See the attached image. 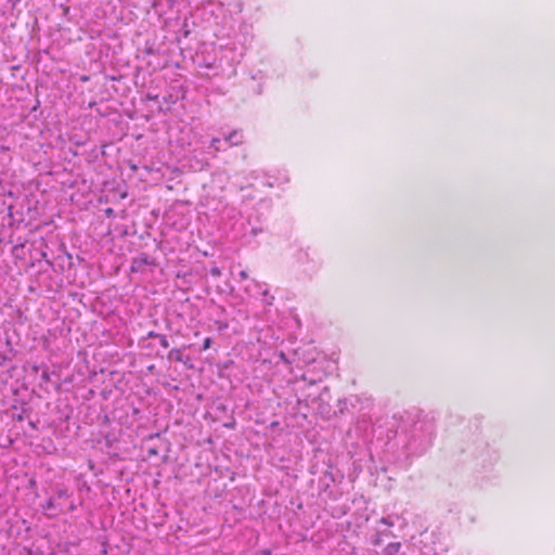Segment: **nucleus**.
<instances>
[{
  "label": "nucleus",
  "mask_w": 555,
  "mask_h": 555,
  "mask_svg": "<svg viewBox=\"0 0 555 555\" xmlns=\"http://www.w3.org/2000/svg\"><path fill=\"white\" fill-rule=\"evenodd\" d=\"M379 522L388 527H392L395 525L390 516L380 518Z\"/></svg>",
  "instance_id": "obj_9"
},
{
  "label": "nucleus",
  "mask_w": 555,
  "mask_h": 555,
  "mask_svg": "<svg viewBox=\"0 0 555 555\" xmlns=\"http://www.w3.org/2000/svg\"><path fill=\"white\" fill-rule=\"evenodd\" d=\"M158 340H159V344L162 345V347H164V348L169 347V343H168L166 335L162 334L160 336H158Z\"/></svg>",
  "instance_id": "obj_11"
},
{
  "label": "nucleus",
  "mask_w": 555,
  "mask_h": 555,
  "mask_svg": "<svg viewBox=\"0 0 555 555\" xmlns=\"http://www.w3.org/2000/svg\"><path fill=\"white\" fill-rule=\"evenodd\" d=\"M112 212H113V209H112V208H108V209L106 210V214H107V215H109V214H112Z\"/></svg>",
  "instance_id": "obj_25"
},
{
  "label": "nucleus",
  "mask_w": 555,
  "mask_h": 555,
  "mask_svg": "<svg viewBox=\"0 0 555 555\" xmlns=\"http://www.w3.org/2000/svg\"><path fill=\"white\" fill-rule=\"evenodd\" d=\"M262 296L266 305L271 306L273 304L274 297L269 294L268 289L262 292Z\"/></svg>",
  "instance_id": "obj_8"
},
{
  "label": "nucleus",
  "mask_w": 555,
  "mask_h": 555,
  "mask_svg": "<svg viewBox=\"0 0 555 555\" xmlns=\"http://www.w3.org/2000/svg\"><path fill=\"white\" fill-rule=\"evenodd\" d=\"M170 99H172V95H169V98H164V101L168 102V101H170Z\"/></svg>",
  "instance_id": "obj_22"
},
{
  "label": "nucleus",
  "mask_w": 555,
  "mask_h": 555,
  "mask_svg": "<svg viewBox=\"0 0 555 555\" xmlns=\"http://www.w3.org/2000/svg\"><path fill=\"white\" fill-rule=\"evenodd\" d=\"M154 260L147 254H140L139 256L132 259L131 271L139 272L145 266H154Z\"/></svg>",
  "instance_id": "obj_2"
},
{
  "label": "nucleus",
  "mask_w": 555,
  "mask_h": 555,
  "mask_svg": "<svg viewBox=\"0 0 555 555\" xmlns=\"http://www.w3.org/2000/svg\"><path fill=\"white\" fill-rule=\"evenodd\" d=\"M167 359L169 361L184 362L181 350L177 348H173L169 351Z\"/></svg>",
  "instance_id": "obj_7"
},
{
  "label": "nucleus",
  "mask_w": 555,
  "mask_h": 555,
  "mask_svg": "<svg viewBox=\"0 0 555 555\" xmlns=\"http://www.w3.org/2000/svg\"><path fill=\"white\" fill-rule=\"evenodd\" d=\"M42 378H43V379H48V374H47V373H43V374H42Z\"/></svg>",
  "instance_id": "obj_26"
},
{
  "label": "nucleus",
  "mask_w": 555,
  "mask_h": 555,
  "mask_svg": "<svg viewBox=\"0 0 555 555\" xmlns=\"http://www.w3.org/2000/svg\"><path fill=\"white\" fill-rule=\"evenodd\" d=\"M162 334L159 333H156L154 331H150L146 335V338H157L158 339V336H160Z\"/></svg>",
  "instance_id": "obj_15"
},
{
  "label": "nucleus",
  "mask_w": 555,
  "mask_h": 555,
  "mask_svg": "<svg viewBox=\"0 0 555 555\" xmlns=\"http://www.w3.org/2000/svg\"><path fill=\"white\" fill-rule=\"evenodd\" d=\"M271 550L269 548H266V550H261L259 552H257L255 555H271Z\"/></svg>",
  "instance_id": "obj_17"
},
{
  "label": "nucleus",
  "mask_w": 555,
  "mask_h": 555,
  "mask_svg": "<svg viewBox=\"0 0 555 555\" xmlns=\"http://www.w3.org/2000/svg\"><path fill=\"white\" fill-rule=\"evenodd\" d=\"M209 273L215 278H219L221 275V270L217 266H214L209 269Z\"/></svg>",
  "instance_id": "obj_10"
},
{
  "label": "nucleus",
  "mask_w": 555,
  "mask_h": 555,
  "mask_svg": "<svg viewBox=\"0 0 555 555\" xmlns=\"http://www.w3.org/2000/svg\"><path fill=\"white\" fill-rule=\"evenodd\" d=\"M314 384H315V382H314V380H310V382H309V385H314Z\"/></svg>",
  "instance_id": "obj_27"
},
{
  "label": "nucleus",
  "mask_w": 555,
  "mask_h": 555,
  "mask_svg": "<svg viewBox=\"0 0 555 555\" xmlns=\"http://www.w3.org/2000/svg\"><path fill=\"white\" fill-rule=\"evenodd\" d=\"M56 496H57V499L68 498V492L66 489H57Z\"/></svg>",
  "instance_id": "obj_13"
},
{
  "label": "nucleus",
  "mask_w": 555,
  "mask_h": 555,
  "mask_svg": "<svg viewBox=\"0 0 555 555\" xmlns=\"http://www.w3.org/2000/svg\"><path fill=\"white\" fill-rule=\"evenodd\" d=\"M328 392H330L328 387H324L322 389L321 393L319 395V399L322 401L324 399L325 395H328Z\"/></svg>",
  "instance_id": "obj_14"
},
{
  "label": "nucleus",
  "mask_w": 555,
  "mask_h": 555,
  "mask_svg": "<svg viewBox=\"0 0 555 555\" xmlns=\"http://www.w3.org/2000/svg\"><path fill=\"white\" fill-rule=\"evenodd\" d=\"M382 543V540L379 538V535H377L374 540H373V544L374 545H379Z\"/></svg>",
  "instance_id": "obj_20"
},
{
  "label": "nucleus",
  "mask_w": 555,
  "mask_h": 555,
  "mask_svg": "<svg viewBox=\"0 0 555 555\" xmlns=\"http://www.w3.org/2000/svg\"><path fill=\"white\" fill-rule=\"evenodd\" d=\"M241 280H247L248 279V274L246 271L242 270L240 273H238Z\"/></svg>",
  "instance_id": "obj_19"
},
{
  "label": "nucleus",
  "mask_w": 555,
  "mask_h": 555,
  "mask_svg": "<svg viewBox=\"0 0 555 555\" xmlns=\"http://www.w3.org/2000/svg\"><path fill=\"white\" fill-rule=\"evenodd\" d=\"M396 436L402 442L406 456L423 455L433 443L434 422L420 412L404 411L395 415Z\"/></svg>",
  "instance_id": "obj_1"
},
{
  "label": "nucleus",
  "mask_w": 555,
  "mask_h": 555,
  "mask_svg": "<svg viewBox=\"0 0 555 555\" xmlns=\"http://www.w3.org/2000/svg\"><path fill=\"white\" fill-rule=\"evenodd\" d=\"M42 509L49 513L50 517H54L63 512V506L54 498H50L44 504L41 505Z\"/></svg>",
  "instance_id": "obj_3"
},
{
  "label": "nucleus",
  "mask_w": 555,
  "mask_h": 555,
  "mask_svg": "<svg viewBox=\"0 0 555 555\" xmlns=\"http://www.w3.org/2000/svg\"><path fill=\"white\" fill-rule=\"evenodd\" d=\"M210 149H214L216 152L225 151L229 145H227V141L224 139L214 138L209 145Z\"/></svg>",
  "instance_id": "obj_5"
},
{
  "label": "nucleus",
  "mask_w": 555,
  "mask_h": 555,
  "mask_svg": "<svg viewBox=\"0 0 555 555\" xmlns=\"http://www.w3.org/2000/svg\"><path fill=\"white\" fill-rule=\"evenodd\" d=\"M211 344H212V338H211V337H206V338L204 339V343H203V347H202V349H203V350H207V349H209V348L211 347Z\"/></svg>",
  "instance_id": "obj_12"
},
{
  "label": "nucleus",
  "mask_w": 555,
  "mask_h": 555,
  "mask_svg": "<svg viewBox=\"0 0 555 555\" xmlns=\"http://www.w3.org/2000/svg\"><path fill=\"white\" fill-rule=\"evenodd\" d=\"M170 99H172V95H169V98H164V101L168 102V101H170Z\"/></svg>",
  "instance_id": "obj_21"
},
{
  "label": "nucleus",
  "mask_w": 555,
  "mask_h": 555,
  "mask_svg": "<svg viewBox=\"0 0 555 555\" xmlns=\"http://www.w3.org/2000/svg\"><path fill=\"white\" fill-rule=\"evenodd\" d=\"M261 232H262L261 228H251V230H250V233L253 236H257Z\"/></svg>",
  "instance_id": "obj_16"
},
{
  "label": "nucleus",
  "mask_w": 555,
  "mask_h": 555,
  "mask_svg": "<svg viewBox=\"0 0 555 555\" xmlns=\"http://www.w3.org/2000/svg\"><path fill=\"white\" fill-rule=\"evenodd\" d=\"M322 413H330V406L327 408V410H326V409H323V410H322Z\"/></svg>",
  "instance_id": "obj_24"
},
{
  "label": "nucleus",
  "mask_w": 555,
  "mask_h": 555,
  "mask_svg": "<svg viewBox=\"0 0 555 555\" xmlns=\"http://www.w3.org/2000/svg\"><path fill=\"white\" fill-rule=\"evenodd\" d=\"M227 141V145L230 146H237L243 143V134L241 131L234 130L229 135L224 138Z\"/></svg>",
  "instance_id": "obj_4"
},
{
  "label": "nucleus",
  "mask_w": 555,
  "mask_h": 555,
  "mask_svg": "<svg viewBox=\"0 0 555 555\" xmlns=\"http://www.w3.org/2000/svg\"><path fill=\"white\" fill-rule=\"evenodd\" d=\"M400 548H401V543L400 542H392V543H389L384 548V554L385 555H398Z\"/></svg>",
  "instance_id": "obj_6"
},
{
  "label": "nucleus",
  "mask_w": 555,
  "mask_h": 555,
  "mask_svg": "<svg viewBox=\"0 0 555 555\" xmlns=\"http://www.w3.org/2000/svg\"><path fill=\"white\" fill-rule=\"evenodd\" d=\"M146 99L150 100V101H157L158 100V95L157 94L147 93L146 94Z\"/></svg>",
  "instance_id": "obj_18"
},
{
  "label": "nucleus",
  "mask_w": 555,
  "mask_h": 555,
  "mask_svg": "<svg viewBox=\"0 0 555 555\" xmlns=\"http://www.w3.org/2000/svg\"><path fill=\"white\" fill-rule=\"evenodd\" d=\"M170 99H172V95H169V98H164V101L168 102V101H170Z\"/></svg>",
  "instance_id": "obj_23"
}]
</instances>
